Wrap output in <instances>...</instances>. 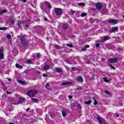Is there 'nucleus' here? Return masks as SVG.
Wrapping results in <instances>:
<instances>
[{"instance_id": "obj_1", "label": "nucleus", "mask_w": 124, "mask_h": 124, "mask_svg": "<svg viewBox=\"0 0 124 124\" xmlns=\"http://www.w3.org/2000/svg\"><path fill=\"white\" fill-rule=\"evenodd\" d=\"M20 41L24 47H28L29 46V42H28V40L25 38V36L20 37Z\"/></svg>"}, {"instance_id": "obj_2", "label": "nucleus", "mask_w": 124, "mask_h": 124, "mask_svg": "<svg viewBox=\"0 0 124 124\" xmlns=\"http://www.w3.org/2000/svg\"><path fill=\"white\" fill-rule=\"evenodd\" d=\"M37 93V91L34 90H30L27 92V95L30 97H33L34 94Z\"/></svg>"}, {"instance_id": "obj_3", "label": "nucleus", "mask_w": 124, "mask_h": 124, "mask_svg": "<svg viewBox=\"0 0 124 124\" xmlns=\"http://www.w3.org/2000/svg\"><path fill=\"white\" fill-rule=\"evenodd\" d=\"M55 12L57 16H61L63 14V11H62V9L59 8H55Z\"/></svg>"}, {"instance_id": "obj_4", "label": "nucleus", "mask_w": 124, "mask_h": 124, "mask_svg": "<svg viewBox=\"0 0 124 124\" xmlns=\"http://www.w3.org/2000/svg\"><path fill=\"white\" fill-rule=\"evenodd\" d=\"M119 61L118 58H110L108 60L109 63H116Z\"/></svg>"}, {"instance_id": "obj_5", "label": "nucleus", "mask_w": 124, "mask_h": 124, "mask_svg": "<svg viewBox=\"0 0 124 124\" xmlns=\"http://www.w3.org/2000/svg\"><path fill=\"white\" fill-rule=\"evenodd\" d=\"M103 6V5H102V3H97L96 5V9H97V10H100Z\"/></svg>"}, {"instance_id": "obj_6", "label": "nucleus", "mask_w": 124, "mask_h": 124, "mask_svg": "<svg viewBox=\"0 0 124 124\" xmlns=\"http://www.w3.org/2000/svg\"><path fill=\"white\" fill-rule=\"evenodd\" d=\"M118 30H119V28L118 27H113L110 30L109 32L111 33L115 32V31H117Z\"/></svg>"}, {"instance_id": "obj_7", "label": "nucleus", "mask_w": 124, "mask_h": 124, "mask_svg": "<svg viewBox=\"0 0 124 124\" xmlns=\"http://www.w3.org/2000/svg\"><path fill=\"white\" fill-rule=\"evenodd\" d=\"M72 82L69 81H66L64 82H62L60 84L61 86H68V85H71Z\"/></svg>"}, {"instance_id": "obj_8", "label": "nucleus", "mask_w": 124, "mask_h": 124, "mask_svg": "<svg viewBox=\"0 0 124 124\" xmlns=\"http://www.w3.org/2000/svg\"><path fill=\"white\" fill-rule=\"evenodd\" d=\"M18 28H22V27H24L25 25L24 24V21L22 20H20L18 22L17 24Z\"/></svg>"}, {"instance_id": "obj_9", "label": "nucleus", "mask_w": 124, "mask_h": 124, "mask_svg": "<svg viewBox=\"0 0 124 124\" xmlns=\"http://www.w3.org/2000/svg\"><path fill=\"white\" fill-rule=\"evenodd\" d=\"M109 24H118V20L115 19H109L108 20Z\"/></svg>"}, {"instance_id": "obj_10", "label": "nucleus", "mask_w": 124, "mask_h": 124, "mask_svg": "<svg viewBox=\"0 0 124 124\" xmlns=\"http://www.w3.org/2000/svg\"><path fill=\"white\" fill-rule=\"evenodd\" d=\"M56 72L57 73H62V68L57 67L55 69Z\"/></svg>"}, {"instance_id": "obj_11", "label": "nucleus", "mask_w": 124, "mask_h": 124, "mask_svg": "<svg viewBox=\"0 0 124 124\" xmlns=\"http://www.w3.org/2000/svg\"><path fill=\"white\" fill-rule=\"evenodd\" d=\"M76 81L77 82H80V83H82L83 82V78L81 77H78L76 78Z\"/></svg>"}, {"instance_id": "obj_12", "label": "nucleus", "mask_w": 124, "mask_h": 124, "mask_svg": "<svg viewBox=\"0 0 124 124\" xmlns=\"http://www.w3.org/2000/svg\"><path fill=\"white\" fill-rule=\"evenodd\" d=\"M49 69H50V65L48 64L45 65L44 67V70H49Z\"/></svg>"}, {"instance_id": "obj_13", "label": "nucleus", "mask_w": 124, "mask_h": 124, "mask_svg": "<svg viewBox=\"0 0 124 124\" xmlns=\"http://www.w3.org/2000/svg\"><path fill=\"white\" fill-rule=\"evenodd\" d=\"M10 24L11 25H14L15 24V21L13 18H11L9 19Z\"/></svg>"}, {"instance_id": "obj_14", "label": "nucleus", "mask_w": 124, "mask_h": 124, "mask_svg": "<svg viewBox=\"0 0 124 124\" xmlns=\"http://www.w3.org/2000/svg\"><path fill=\"white\" fill-rule=\"evenodd\" d=\"M45 4H46L48 7V8H52V7L51 6V4H50V2H49L45 1Z\"/></svg>"}, {"instance_id": "obj_15", "label": "nucleus", "mask_w": 124, "mask_h": 124, "mask_svg": "<svg viewBox=\"0 0 124 124\" xmlns=\"http://www.w3.org/2000/svg\"><path fill=\"white\" fill-rule=\"evenodd\" d=\"M97 120L98 121L99 124H103V121H102V119H101V118L98 117L97 118Z\"/></svg>"}, {"instance_id": "obj_16", "label": "nucleus", "mask_w": 124, "mask_h": 124, "mask_svg": "<svg viewBox=\"0 0 124 124\" xmlns=\"http://www.w3.org/2000/svg\"><path fill=\"white\" fill-rule=\"evenodd\" d=\"M19 101L17 104H20V103H22V102H24L25 101V98H19Z\"/></svg>"}, {"instance_id": "obj_17", "label": "nucleus", "mask_w": 124, "mask_h": 124, "mask_svg": "<svg viewBox=\"0 0 124 124\" xmlns=\"http://www.w3.org/2000/svg\"><path fill=\"white\" fill-rule=\"evenodd\" d=\"M4 56V54L3 52H0V60H3V57Z\"/></svg>"}, {"instance_id": "obj_18", "label": "nucleus", "mask_w": 124, "mask_h": 124, "mask_svg": "<svg viewBox=\"0 0 124 124\" xmlns=\"http://www.w3.org/2000/svg\"><path fill=\"white\" fill-rule=\"evenodd\" d=\"M92 102V100H89L87 102H84L85 104H86V105H90V104H91Z\"/></svg>"}, {"instance_id": "obj_19", "label": "nucleus", "mask_w": 124, "mask_h": 124, "mask_svg": "<svg viewBox=\"0 0 124 124\" xmlns=\"http://www.w3.org/2000/svg\"><path fill=\"white\" fill-rule=\"evenodd\" d=\"M16 66L17 68H20V69H23V67H22V66L20 65V64L18 63L16 64Z\"/></svg>"}, {"instance_id": "obj_20", "label": "nucleus", "mask_w": 124, "mask_h": 124, "mask_svg": "<svg viewBox=\"0 0 124 124\" xmlns=\"http://www.w3.org/2000/svg\"><path fill=\"white\" fill-rule=\"evenodd\" d=\"M67 63H69V64H72V61L69 60V59H67L65 61Z\"/></svg>"}, {"instance_id": "obj_21", "label": "nucleus", "mask_w": 124, "mask_h": 124, "mask_svg": "<svg viewBox=\"0 0 124 124\" xmlns=\"http://www.w3.org/2000/svg\"><path fill=\"white\" fill-rule=\"evenodd\" d=\"M19 83L21 84V85H26L27 83L25 82V81H23L22 80H18Z\"/></svg>"}, {"instance_id": "obj_22", "label": "nucleus", "mask_w": 124, "mask_h": 124, "mask_svg": "<svg viewBox=\"0 0 124 124\" xmlns=\"http://www.w3.org/2000/svg\"><path fill=\"white\" fill-rule=\"evenodd\" d=\"M62 28L63 30H66V29H67V28H68L67 25H66V24L63 25Z\"/></svg>"}, {"instance_id": "obj_23", "label": "nucleus", "mask_w": 124, "mask_h": 124, "mask_svg": "<svg viewBox=\"0 0 124 124\" xmlns=\"http://www.w3.org/2000/svg\"><path fill=\"white\" fill-rule=\"evenodd\" d=\"M31 62H31V60H28L26 61V63L27 64H31Z\"/></svg>"}, {"instance_id": "obj_24", "label": "nucleus", "mask_w": 124, "mask_h": 124, "mask_svg": "<svg viewBox=\"0 0 124 124\" xmlns=\"http://www.w3.org/2000/svg\"><path fill=\"white\" fill-rule=\"evenodd\" d=\"M7 28L6 27H0V31H6Z\"/></svg>"}, {"instance_id": "obj_25", "label": "nucleus", "mask_w": 124, "mask_h": 124, "mask_svg": "<svg viewBox=\"0 0 124 124\" xmlns=\"http://www.w3.org/2000/svg\"><path fill=\"white\" fill-rule=\"evenodd\" d=\"M109 39V36H105L104 38V41H106V40H108Z\"/></svg>"}, {"instance_id": "obj_26", "label": "nucleus", "mask_w": 124, "mask_h": 124, "mask_svg": "<svg viewBox=\"0 0 124 124\" xmlns=\"http://www.w3.org/2000/svg\"><path fill=\"white\" fill-rule=\"evenodd\" d=\"M62 115L64 118L66 116V113H65V111H62Z\"/></svg>"}, {"instance_id": "obj_27", "label": "nucleus", "mask_w": 124, "mask_h": 124, "mask_svg": "<svg viewBox=\"0 0 124 124\" xmlns=\"http://www.w3.org/2000/svg\"><path fill=\"white\" fill-rule=\"evenodd\" d=\"M79 6H85V3H79L78 4Z\"/></svg>"}, {"instance_id": "obj_28", "label": "nucleus", "mask_w": 124, "mask_h": 124, "mask_svg": "<svg viewBox=\"0 0 124 124\" xmlns=\"http://www.w3.org/2000/svg\"><path fill=\"white\" fill-rule=\"evenodd\" d=\"M55 47L56 49H57L58 50H59V49H61V46H60L55 45Z\"/></svg>"}, {"instance_id": "obj_29", "label": "nucleus", "mask_w": 124, "mask_h": 124, "mask_svg": "<svg viewBox=\"0 0 124 124\" xmlns=\"http://www.w3.org/2000/svg\"><path fill=\"white\" fill-rule=\"evenodd\" d=\"M32 100L34 102H37V101H38V99L34 98H32Z\"/></svg>"}, {"instance_id": "obj_30", "label": "nucleus", "mask_w": 124, "mask_h": 124, "mask_svg": "<svg viewBox=\"0 0 124 124\" xmlns=\"http://www.w3.org/2000/svg\"><path fill=\"white\" fill-rule=\"evenodd\" d=\"M108 65H109V66H110V67H111V68H112V69H116V68L115 67H114L113 65H112V64H109Z\"/></svg>"}, {"instance_id": "obj_31", "label": "nucleus", "mask_w": 124, "mask_h": 124, "mask_svg": "<svg viewBox=\"0 0 124 124\" xmlns=\"http://www.w3.org/2000/svg\"><path fill=\"white\" fill-rule=\"evenodd\" d=\"M105 93L107 94H108V95H111L112 94H111V93L110 92H109L108 91H105Z\"/></svg>"}, {"instance_id": "obj_32", "label": "nucleus", "mask_w": 124, "mask_h": 124, "mask_svg": "<svg viewBox=\"0 0 124 124\" xmlns=\"http://www.w3.org/2000/svg\"><path fill=\"white\" fill-rule=\"evenodd\" d=\"M103 80L105 81V82H107V83H109V80L107 79L106 78H103Z\"/></svg>"}, {"instance_id": "obj_33", "label": "nucleus", "mask_w": 124, "mask_h": 124, "mask_svg": "<svg viewBox=\"0 0 124 124\" xmlns=\"http://www.w3.org/2000/svg\"><path fill=\"white\" fill-rule=\"evenodd\" d=\"M66 45L67 46H68V47H70V48H73V47H74V46H73L72 45H71V44H67Z\"/></svg>"}, {"instance_id": "obj_34", "label": "nucleus", "mask_w": 124, "mask_h": 124, "mask_svg": "<svg viewBox=\"0 0 124 124\" xmlns=\"http://www.w3.org/2000/svg\"><path fill=\"white\" fill-rule=\"evenodd\" d=\"M11 38V35L10 34H7L6 36V38H8V39H10Z\"/></svg>"}, {"instance_id": "obj_35", "label": "nucleus", "mask_w": 124, "mask_h": 124, "mask_svg": "<svg viewBox=\"0 0 124 124\" xmlns=\"http://www.w3.org/2000/svg\"><path fill=\"white\" fill-rule=\"evenodd\" d=\"M87 15L85 13H82L81 14V17H85Z\"/></svg>"}, {"instance_id": "obj_36", "label": "nucleus", "mask_w": 124, "mask_h": 124, "mask_svg": "<svg viewBox=\"0 0 124 124\" xmlns=\"http://www.w3.org/2000/svg\"><path fill=\"white\" fill-rule=\"evenodd\" d=\"M76 90H77L78 91H80V90H82V88L81 87H78V88H77L76 89Z\"/></svg>"}, {"instance_id": "obj_37", "label": "nucleus", "mask_w": 124, "mask_h": 124, "mask_svg": "<svg viewBox=\"0 0 124 124\" xmlns=\"http://www.w3.org/2000/svg\"><path fill=\"white\" fill-rule=\"evenodd\" d=\"M50 87V84L49 83H47L46 86V89H48V88L47 87Z\"/></svg>"}, {"instance_id": "obj_38", "label": "nucleus", "mask_w": 124, "mask_h": 124, "mask_svg": "<svg viewBox=\"0 0 124 124\" xmlns=\"http://www.w3.org/2000/svg\"><path fill=\"white\" fill-rule=\"evenodd\" d=\"M100 46V44H96V45H95V46H96L97 48H98V47H99Z\"/></svg>"}, {"instance_id": "obj_39", "label": "nucleus", "mask_w": 124, "mask_h": 124, "mask_svg": "<svg viewBox=\"0 0 124 124\" xmlns=\"http://www.w3.org/2000/svg\"><path fill=\"white\" fill-rule=\"evenodd\" d=\"M43 76V77H48V75H46V74H44Z\"/></svg>"}, {"instance_id": "obj_40", "label": "nucleus", "mask_w": 124, "mask_h": 124, "mask_svg": "<svg viewBox=\"0 0 124 124\" xmlns=\"http://www.w3.org/2000/svg\"><path fill=\"white\" fill-rule=\"evenodd\" d=\"M97 104V101L95 100L94 103V105H96Z\"/></svg>"}, {"instance_id": "obj_41", "label": "nucleus", "mask_w": 124, "mask_h": 124, "mask_svg": "<svg viewBox=\"0 0 124 124\" xmlns=\"http://www.w3.org/2000/svg\"><path fill=\"white\" fill-rule=\"evenodd\" d=\"M85 48H86V49H87V48H90V46H89V45H86L85 46Z\"/></svg>"}, {"instance_id": "obj_42", "label": "nucleus", "mask_w": 124, "mask_h": 124, "mask_svg": "<svg viewBox=\"0 0 124 124\" xmlns=\"http://www.w3.org/2000/svg\"><path fill=\"white\" fill-rule=\"evenodd\" d=\"M71 69H72V70L73 71H75V70H75V68L72 67H71Z\"/></svg>"}, {"instance_id": "obj_43", "label": "nucleus", "mask_w": 124, "mask_h": 124, "mask_svg": "<svg viewBox=\"0 0 124 124\" xmlns=\"http://www.w3.org/2000/svg\"><path fill=\"white\" fill-rule=\"evenodd\" d=\"M86 50L87 49L85 47L81 49V51H86Z\"/></svg>"}, {"instance_id": "obj_44", "label": "nucleus", "mask_w": 124, "mask_h": 124, "mask_svg": "<svg viewBox=\"0 0 124 124\" xmlns=\"http://www.w3.org/2000/svg\"><path fill=\"white\" fill-rule=\"evenodd\" d=\"M6 93H7V94H10L11 93V92H10L9 91H7Z\"/></svg>"}, {"instance_id": "obj_45", "label": "nucleus", "mask_w": 124, "mask_h": 124, "mask_svg": "<svg viewBox=\"0 0 124 124\" xmlns=\"http://www.w3.org/2000/svg\"><path fill=\"white\" fill-rule=\"evenodd\" d=\"M44 21H46V22H47L48 21V19H47V18L45 17L44 18Z\"/></svg>"}, {"instance_id": "obj_46", "label": "nucleus", "mask_w": 124, "mask_h": 124, "mask_svg": "<svg viewBox=\"0 0 124 124\" xmlns=\"http://www.w3.org/2000/svg\"><path fill=\"white\" fill-rule=\"evenodd\" d=\"M40 56V54L38 53L37 54V58H39Z\"/></svg>"}, {"instance_id": "obj_47", "label": "nucleus", "mask_w": 124, "mask_h": 124, "mask_svg": "<svg viewBox=\"0 0 124 124\" xmlns=\"http://www.w3.org/2000/svg\"><path fill=\"white\" fill-rule=\"evenodd\" d=\"M117 50H119V51H122V48L121 47L117 48Z\"/></svg>"}, {"instance_id": "obj_48", "label": "nucleus", "mask_w": 124, "mask_h": 124, "mask_svg": "<svg viewBox=\"0 0 124 124\" xmlns=\"http://www.w3.org/2000/svg\"><path fill=\"white\" fill-rule=\"evenodd\" d=\"M78 108H81V105H80L79 104H78Z\"/></svg>"}, {"instance_id": "obj_49", "label": "nucleus", "mask_w": 124, "mask_h": 124, "mask_svg": "<svg viewBox=\"0 0 124 124\" xmlns=\"http://www.w3.org/2000/svg\"><path fill=\"white\" fill-rule=\"evenodd\" d=\"M68 97L69 98H70V99H71V98H72V96L71 95H68Z\"/></svg>"}, {"instance_id": "obj_50", "label": "nucleus", "mask_w": 124, "mask_h": 124, "mask_svg": "<svg viewBox=\"0 0 124 124\" xmlns=\"http://www.w3.org/2000/svg\"><path fill=\"white\" fill-rule=\"evenodd\" d=\"M22 1H23V2H27V0H21Z\"/></svg>"}, {"instance_id": "obj_51", "label": "nucleus", "mask_w": 124, "mask_h": 124, "mask_svg": "<svg viewBox=\"0 0 124 124\" xmlns=\"http://www.w3.org/2000/svg\"><path fill=\"white\" fill-rule=\"evenodd\" d=\"M1 84H2V85L3 86V87H5V84H4V83H3V82H2L1 83Z\"/></svg>"}, {"instance_id": "obj_52", "label": "nucleus", "mask_w": 124, "mask_h": 124, "mask_svg": "<svg viewBox=\"0 0 124 124\" xmlns=\"http://www.w3.org/2000/svg\"><path fill=\"white\" fill-rule=\"evenodd\" d=\"M93 100H94V101H95V100H96L94 97H93Z\"/></svg>"}, {"instance_id": "obj_53", "label": "nucleus", "mask_w": 124, "mask_h": 124, "mask_svg": "<svg viewBox=\"0 0 124 124\" xmlns=\"http://www.w3.org/2000/svg\"><path fill=\"white\" fill-rule=\"evenodd\" d=\"M26 111H30V108H28L27 109H26Z\"/></svg>"}, {"instance_id": "obj_54", "label": "nucleus", "mask_w": 124, "mask_h": 124, "mask_svg": "<svg viewBox=\"0 0 124 124\" xmlns=\"http://www.w3.org/2000/svg\"><path fill=\"white\" fill-rule=\"evenodd\" d=\"M26 27L27 28H29V25H28V24H26Z\"/></svg>"}, {"instance_id": "obj_55", "label": "nucleus", "mask_w": 124, "mask_h": 124, "mask_svg": "<svg viewBox=\"0 0 124 124\" xmlns=\"http://www.w3.org/2000/svg\"><path fill=\"white\" fill-rule=\"evenodd\" d=\"M2 49H1V48H0V52H2Z\"/></svg>"}, {"instance_id": "obj_56", "label": "nucleus", "mask_w": 124, "mask_h": 124, "mask_svg": "<svg viewBox=\"0 0 124 124\" xmlns=\"http://www.w3.org/2000/svg\"><path fill=\"white\" fill-rule=\"evenodd\" d=\"M116 117H120V115H119V114H116Z\"/></svg>"}, {"instance_id": "obj_57", "label": "nucleus", "mask_w": 124, "mask_h": 124, "mask_svg": "<svg viewBox=\"0 0 124 124\" xmlns=\"http://www.w3.org/2000/svg\"><path fill=\"white\" fill-rule=\"evenodd\" d=\"M6 12H5V10H3V13H5Z\"/></svg>"}, {"instance_id": "obj_58", "label": "nucleus", "mask_w": 124, "mask_h": 124, "mask_svg": "<svg viewBox=\"0 0 124 124\" xmlns=\"http://www.w3.org/2000/svg\"><path fill=\"white\" fill-rule=\"evenodd\" d=\"M9 124H15V123H9Z\"/></svg>"}, {"instance_id": "obj_59", "label": "nucleus", "mask_w": 124, "mask_h": 124, "mask_svg": "<svg viewBox=\"0 0 124 124\" xmlns=\"http://www.w3.org/2000/svg\"><path fill=\"white\" fill-rule=\"evenodd\" d=\"M101 42H104L103 40H102V41H101Z\"/></svg>"}, {"instance_id": "obj_60", "label": "nucleus", "mask_w": 124, "mask_h": 124, "mask_svg": "<svg viewBox=\"0 0 124 124\" xmlns=\"http://www.w3.org/2000/svg\"><path fill=\"white\" fill-rule=\"evenodd\" d=\"M9 81H11V79L9 78Z\"/></svg>"}, {"instance_id": "obj_61", "label": "nucleus", "mask_w": 124, "mask_h": 124, "mask_svg": "<svg viewBox=\"0 0 124 124\" xmlns=\"http://www.w3.org/2000/svg\"><path fill=\"white\" fill-rule=\"evenodd\" d=\"M102 61H104V59H102Z\"/></svg>"}, {"instance_id": "obj_62", "label": "nucleus", "mask_w": 124, "mask_h": 124, "mask_svg": "<svg viewBox=\"0 0 124 124\" xmlns=\"http://www.w3.org/2000/svg\"><path fill=\"white\" fill-rule=\"evenodd\" d=\"M38 73H40V72L39 71L38 72Z\"/></svg>"}, {"instance_id": "obj_63", "label": "nucleus", "mask_w": 124, "mask_h": 124, "mask_svg": "<svg viewBox=\"0 0 124 124\" xmlns=\"http://www.w3.org/2000/svg\"><path fill=\"white\" fill-rule=\"evenodd\" d=\"M105 123H106V121L105 120Z\"/></svg>"}, {"instance_id": "obj_64", "label": "nucleus", "mask_w": 124, "mask_h": 124, "mask_svg": "<svg viewBox=\"0 0 124 124\" xmlns=\"http://www.w3.org/2000/svg\"><path fill=\"white\" fill-rule=\"evenodd\" d=\"M124 18V15H123V16Z\"/></svg>"}]
</instances>
